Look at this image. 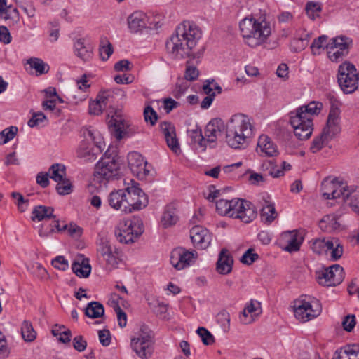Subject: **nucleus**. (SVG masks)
I'll use <instances>...</instances> for the list:
<instances>
[{"label": "nucleus", "mask_w": 359, "mask_h": 359, "mask_svg": "<svg viewBox=\"0 0 359 359\" xmlns=\"http://www.w3.org/2000/svg\"><path fill=\"white\" fill-rule=\"evenodd\" d=\"M201 37L199 28L191 22L184 21L177 27L175 34L167 41V51L175 58L189 57Z\"/></svg>", "instance_id": "f257e3e1"}, {"label": "nucleus", "mask_w": 359, "mask_h": 359, "mask_svg": "<svg viewBox=\"0 0 359 359\" xmlns=\"http://www.w3.org/2000/svg\"><path fill=\"white\" fill-rule=\"evenodd\" d=\"M262 313L260 302L251 299L240 316V321L244 325H248L255 321V318Z\"/></svg>", "instance_id": "f3484780"}, {"label": "nucleus", "mask_w": 359, "mask_h": 359, "mask_svg": "<svg viewBox=\"0 0 359 359\" xmlns=\"http://www.w3.org/2000/svg\"><path fill=\"white\" fill-rule=\"evenodd\" d=\"M322 131L333 139L341 131L340 121L327 120L326 126Z\"/></svg>", "instance_id": "a19ab883"}, {"label": "nucleus", "mask_w": 359, "mask_h": 359, "mask_svg": "<svg viewBox=\"0 0 359 359\" xmlns=\"http://www.w3.org/2000/svg\"><path fill=\"white\" fill-rule=\"evenodd\" d=\"M253 134L250 118L243 114H237L226 124V142L231 148L240 149L247 144Z\"/></svg>", "instance_id": "7ed1b4c3"}, {"label": "nucleus", "mask_w": 359, "mask_h": 359, "mask_svg": "<svg viewBox=\"0 0 359 359\" xmlns=\"http://www.w3.org/2000/svg\"><path fill=\"white\" fill-rule=\"evenodd\" d=\"M323 196L327 199H337L342 198L347 200L355 191L353 187H348L346 183L338 178L326 177L321 182Z\"/></svg>", "instance_id": "39448f33"}, {"label": "nucleus", "mask_w": 359, "mask_h": 359, "mask_svg": "<svg viewBox=\"0 0 359 359\" xmlns=\"http://www.w3.org/2000/svg\"><path fill=\"white\" fill-rule=\"evenodd\" d=\"M239 27L245 43L252 48L262 45L271 34V24L265 16L245 18Z\"/></svg>", "instance_id": "f03ea898"}, {"label": "nucleus", "mask_w": 359, "mask_h": 359, "mask_svg": "<svg viewBox=\"0 0 359 359\" xmlns=\"http://www.w3.org/2000/svg\"><path fill=\"white\" fill-rule=\"evenodd\" d=\"M18 11L11 6L6 5V0H0V17L4 20H13V21L18 19Z\"/></svg>", "instance_id": "72a5a7b5"}, {"label": "nucleus", "mask_w": 359, "mask_h": 359, "mask_svg": "<svg viewBox=\"0 0 359 359\" xmlns=\"http://www.w3.org/2000/svg\"><path fill=\"white\" fill-rule=\"evenodd\" d=\"M341 358L359 359V345L349 344L341 349Z\"/></svg>", "instance_id": "ea45409f"}, {"label": "nucleus", "mask_w": 359, "mask_h": 359, "mask_svg": "<svg viewBox=\"0 0 359 359\" xmlns=\"http://www.w3.org/2000/svg\"><path fill=\"white\" fill-rule=\"evenodd\" d=\"M18 131V127L11 126L0 133V144H4L12 140Z\"/></svg>", "instance_id": "a18cd8bd"}, {"label": "nucleus", "mask_w": 359, "mask_h": 359, "mask_svg": "<svg viewBox=\"0 0 359 359\" xmlns=\"http://www.w3.org/2000/svg\"><path fill=\"white\" fill-rule=\"evenodd\" d=\"M30 67L34 69L39 74H43L48 72L49 66L41 59L31 58L28 60Z\"/></svg>", "instance_id": "49530a36"}, {"label": "nucleus", "mask_w": 359, "mask_h": 359, "mask_svg": "<svg viewBox=\"0 0 359 359\" xmlns=\"http://www.w3.org/2000/svg\"><path fill=\"white\" fill-rule=\"evenodd\" d=\"M316 278L320 285L327 287L333 286L329 278L326 269L316 273Z\"/></svg>", "instance_id": "e2e57ef3"}, {"label": "nucleus", "mask_w": 359, "mask_h": 359, "mask_svg": "<svg viewBox=\"0 0 359 359\" xmlns=\"http://www.w3.org/2000/svg\"><path fill=\"white\" fill-rule=\"evenodd\" d=\"M73 346L76 351L81 352L86 348L87 342L82 336L78 335L73 339Z\"/></svg>", "instance_id": "774afa93"}, {"label": "nucleus", "mask_w": 359, "mask_h": 359, "mask_svg": "<svg viewBox=\"0 0 359 359\" xmlns=\"http://www.w3.org/2000/svg\"><path fill=\"white\" fill-rule=\"evenodd\" d=\"M144 117L145 121L149 122L151 126H154L158 119L156 112L151 106H147L144 108Z\"/></svg>", "instance_id": "680f3d73"}, {"label": "nucleus", "mask_w": 359, "mask_h": 359, "mask_svg": "<svg viewBox=\"0 0 359 359\" xmlns=\"http://www.w3.org/2000/svg\"><path fill=\"white\" fill-rule=\"evenodd\" d=\"M98 102L104 109L114 103L113 92L107 90H101L98 93L97 97Z\"/></svg>", "instance_id": "de8ad7c7"}, {"label": "nucleus", "mask_w": 359, "mask_h": 359, "mask_svg": "<svg viewBox=\"0 0 359 359\" xmlns=\"http://www.w3.org/2000/svg\"><path fill=\"white\" fill-rule=\"evenodd\" d=\"M128 209L126 213H132L146 208L149 203L147 195L139 187V184L133 180L125 188Z\"/></svg>", "instance_id": "6e6552de"}, {"label": "nucleus", "mask_w": 359, "mask_h": 359, "mask_svg": "<svg viewBox=\"0 0 359 359\" xmlns=\"http://www.w3.org/2000/svg\"><path fill=\"white\" fill-rule=\"evenodd\" d=\"M190 238L194 246L199 249H206L212 241L209 231L202 226H194L190 230Z\"/></svg>", "instance_id": "2eb2a0df"}, {"label": "nucleus", "mask_w": 359, "mask_h": 359, "mask_svg": "<svg viewBox=\"0 0 359 359\" xmlns=\"http://www.w3.org/2000/svg\"><path fill=\"white\" fill-rule=\"evenodd\" d=\"M261 208V218L266 224L271 223L276 217V212L274 204L271 201L268 194H263L259 200Z\"/></svg>", "instance_id": "6ab92c4d"}, {"label": "nucleus", "mask_w": 359, "mask_h": 359, "mask_svg": "<svg viewBox=\"0 0 359 359\" xmlns=\"http://www.w3.org/2000/svg\"><path fill=\"white\" fill-rule=\"evenodd\" d=\"M325 253L328 251H331V258L334 261H337L340 259L343 255L344 249L343 246L337 238H325Z\"/></svg>", "instance_id": "bb28decb"}, {"label": "nucleus", "mask_w": 359, "mask_h": 359, "mask_svg": "<svg viewBox=\"0 0 359 359\" xmlns=\"http://www.w3.org/2000/svg\"><path fill=\"white\" fill-rule=\"evenodd\" d=\"M231 204L229 217L239 219L245 223H250L256 218L257 210L251 202L236 198L231 200Z\"/></svg>", "instance_id": "9b49d317"}, {"label": "nucleus", "mask_w": 359, "mask_h": 359, "mask_svg": "<svg viewBox=\"0 0 359 359\" xmlns=\"http://www.w3.org/2000/svg\"><path fill=\"white\" fill-rule=\"evenodd\" d=\"M113 47L106 36H102L100 41V55L102 60H107L113 53Z\"/></svg>", "instance_id": "4c0bfd02"}, {"label": "nucleus", "mask_w": 359, "mask_h": 359, "mask_svg": "<svg viewBox=\"0 0 359 359\" xmlns=\"http://www.w3.org/2000/svg\"><path fill=\"white\" fill-rule=\"evenodd\" d=\"M301 107L305 112H307L308 114H310L311 117L313 118V115H317L323 109V104L320 102L312 101L307 105H303Z\"/></svg>", "instance_id": "3c124183"}, {"label": "nucleus", "mask_w": 359, "mask_h": 359, "mask_svg": "<svg viewBox=\"0 0 359 359\" xmlns=\"http://www.w3.org/2000/svg\"><path fill=\"white\" fill-rule=\"evenodd\" d=\"M97 252L104 259L109 268L117 267L121 260V252L117 248L112 246L106 238H100L97 241Z\"/></svg>", "instance_id": "ddd939ff"}, {"label": "nucleus", "mask_w": 359, "mask_h": 359, "mask_svg": "<svg viewBox=\"0 0 359 359\" xmlns=\"http://www.w3.org/2000/svg\"><path fill=\"white\" fill-rule=\"evenodd\" d=\"M53 212L54 209L52 207L37 205L32 210L31 219L32 221L40 222L49 218H55Z\"/></svg>", "instance_id": "cd10ccee"}, {"label": "nucleus", "mask_w": 359, "mask_h": 359, "mask_svg": "<svg viewBox=\"0 0 359 359\" xmlns=\"http://www.w3.org/2000/svg\"><path fill=\"white\" fill-rule=\"evenodd\" d=\"M189 135L194 142H197L201 147H203L205 140L202 135L201 128H196V129L190 130L188 131Z\"/></svg>", "instance_id": "bf43d9fd"}, {"label": "nucleus", "mask_w": 359, "mask_h": 359, "mask_svg": "<svg viewBox=\"0 0 359 359\" xmlns=\"http://www.w3.org/2000/svg\"><path fill=\"white\" fill-rule=\"evenodd\" d=\"M257 151L260 152L261 156L267 157L276 156L279 154L276 144L265 135L259 136Z\"/></svg>", "instance_id": "aec40b11"}, {"label": "nucleus", "mask_w": 359, "mask_h": 359, "mask_svg": "<svg viewBox=\"0 0 359 359\" xmlns=\"http://www.w3.org/2000/svg\"><path fill=\"white\" fill-rule=\"evenodd\" d=\"M56 190L60 195L70 194L72 191V185L69 180L65 177L62 180L57 182Z\"/></svg>", "instance_id": "864d4df0"}, {"label": "nucleus", "mask_w": 359, "mask_h": 359, "mask_svg": "<svg viewBox=\"0 0 359 359\" xmlns=\"http://www.w3.org/2000/svg\"><path fill=\"white\" fill-rule=\"evenodd\" d=\"M258 258L259 255L254 252V250L249 248L242 256L241 262L245 264L250 265L258 259Z\"/></svg>", "instance_id": "13d9d810"}, {"label": "nucleus", "mask_w": 359, "mask_h": 359, "mask_svg": "<svg viewBox=\"0 0 359 359\" xmlns=\"http://www.w3.org/2000/svg\"><path fill=\"white\" fill-rule=\"evenodd\" d=\"M327 50V55L330 60L333 62H337L338 60L342 58L345 55L348 53L345 51L340 50L336 48H326Z\"/></svg>", "instance_id": "0e129e2a"}, {"label": "nucleus", "mask_w": 359, "mask_h": 359, "mask_svg": "<svg viewBox=\"0 0 359 359\" xmlns=\"http://www.w3.org/2000/svg\"><path fill=\"white\" fill-rule=\"evenodd\" d=\"M72 271L80 278H87L91 271V266L88 258L83 256L78 260L73 262L72 265Z\"/></svg>", "instance_id": "a878e982"}, {"label": "nucleus", "mask_w": 359, "mask_h": 359, "mask_svg": "<svg viewBox=\"0 0 359 359\" xmlns=\"http://www.w3.org/2000/svg\"><path fill=\"white\" fill-rule=\"evenodd\" d=\"M283 239L287 243L284 248L287 252H297L299 250L303 237L297 231H286L282 234Z\"/></svg>", "instance_id": "b1692460"}, {"label": "nucleus", "mask_w": 359, "mask_h": 359, "mask_svg": "<svg viewBox=\"0 0 359 359\" xmlns=\"http://www.w3.org/2000/svg\"><path fill=\"white\" fill-rule=\"evenodd\" d=\"M85 135L89 138L93 142L95 148L92 147V144L88 142V139L81 142L77 149V156L80 158H83L86 161H93L96 159L97 153H100L102 150V142L101 138H98L95 136V134L92 130H87Z\"/></svg>", "instance_id": "f8f14e48"}, {"label": "nucleus", "mask_w": 359, "mask_h": 359, "mask_svg": "<svg viewBox=\"0 0 359 359\" xmlns=\"http://www.w3.org/2000/svg\"><path fill=\"white\" fill-rule=\"evenodd\" d=\"M58 227V220L55 219L49 224H43L39 230V235L42 238H48L57 231Z\"/></svg>", "instance_id": "37998d69"}, {"label": "nucleus", "mask_w": 359, "mask_h": 359, "mask_svg": "<svg viewBox=\"0 0 359 359\" xmlns=\"http://www.w3.org/2000/svg\"><path fill=\"white\" fill-rule=\"evenodd\" d=\"M128 165L132 172H137V168L144 162V157L137 151H133L128 155Z\"/></svg>", "instance_id": "58836bf2"}, {"label": "nucleus", "mask_w": 359, "mask_h": 359, "mask_svg": "<svg viewBox=\"0 0 359 359\" xmlns=\"http://www.w3.org/2000/svg\"><path fill=\"white\" fill-rule=\"evenodd\" d=\"M328 277L333 286L340 284L344 278V269L339 264H334L326 268Z\"/></svg>", "instance_id": "2f4dec72"}, {"label": "nucleus", "mask_w": 359, "mask_h": 359, "mask_svg": "<svg viewBox=\"0 0 359 359\" xmlns=\"http://www.w3.org/2000/svg\"><path fill=\"white\" fill-rule=\"evenodd\" d=\"M104 313L103 305L98 302H91L88 304L85 309V314L91 318H97Z\"/></svg>", "instance_id": "f704fd0d"}, {"label": "nucleus", "mask_w": 359, "mask_h": 359, "mask_svg": "<svg viewBox=\"0 0 359 359\" xmlns=\"http://www.w3.org/2000/svg\"><path fill=\"white\" fill-rule=\"evenodd\" d=\"M233 259L226 249H222L218 257L216 264V271L222 275H226L231 272Z\"/></svg>", "instance_id": "412c9836"}, {"label": "nucleus", "mask_w": 359, "mask_h": 359, "mask_svg": "<svg viewBox=\"0 0 359 359\" xmlns=\"http://www.w3.org/2000/svg\"><path fill=\"white\" fill-rule=\"evenodd\" d=\"M50 177L57 182L66 177V168L63 164L55 163L49 168Z\"/></svg>", "instance_id": "c9c22d12"}, {"label": "nucleus", "mask_w": 359, "mask_h": 359, "mask_svg": "<svg viewBox=\"0 0 359 359\" xmlns=\"http://www.w3.org/2000/svg\"><path fill=\"white\" fill-rule=\"evenodd\" d=\"M120 167L114 158L104 157L95 165L93 181L102 183L103 180L109 181L119 175Z\"/></svg>", "instance_id": "1a4fd4ad"}, {"label": "nucleus", "mask_w": 359, "mask_h": 359, "mask_svg": "<svg viewBox=\"0 0 359 359\" xmlns=\"http://www.w3.org/2000/svg\"><path fill=\"white\" fill-rule=\"evenodd\" d=\"M327 39V36L325 35H322L319 36L318 38L316 39L312 43L311 46V48L312 50V53L314 55H318L320 53V49H326V41Z\"/></svg>", "instance_id": "603ef678"}, {"label": "nucleus", "mask_w": 359, "mask_h": 359, "mask_svg": "<svg viewBox=\"0 0 359 359\" xmlns=\"http://www.w3.org/2000/svg\"><path fill=\"white\" fill-rule=\"evenodd\" d=\"M291 125L294 128L295 136L300 140H305L310 137L313 130V123L307 124L306 122L300 121L299 124Z\"/></svg>", "instance_id": "c756f323"}, {"label": "nucleus", "mask_w": 359, "mask_h": 359, "mask_svg": "<svg viewBox=\"0 0 359 359\" xmlns=\"http://www.w3.org/2000/svg\"><path fill=\"white\" fill-rule=\"evenodd\" d=\"M143 223L137 217L121 221L115 231L117 240L121 243H130L143 233Z\"/></svg>", "instance_id": "423d86ee"}, {"label": "nucleus", "mask_w": 359, "mask_h": 359, "mask_svg": "<svg viewBox=\"0 0 359 359\" xmlns=\"http://www.w3.org/2000/svg\"><path fill=\"white\" fill-rule=\"evenodd\" d=\"M231 200L227 199H219L216 201V210L217 212L223 216L229 217V215L231 211Z\"/></svg>", "instance_id": "09e8293b"}, {"label": "nucleus", "mask_w": 359, "mask_h": 359, "mask_svg": "<svg viewBox=\"0 0 359 359\" xmlns=\"http://www.w3.org/2000/svg\"><path fill=\"white\" fill-rule=\"evenodd\" d=\"M147 15L141 11H135L128 18V28L132 33L141 32L147 26Z\"/></svg>", "instance_id": "4be33fe9"}, {"label": "nucleus", "mask_w": 359, "mask_h": 359, "mask_svg": "<svg viewBox=\"0 0 359 359\" xmlns=\"http://www.w3.org/2000/svg\"><path fill=\"white\" fill-rule=\"evenodd\" d=\"M92 47L86 43L84 39H77L74 44V54L83 61H88L92 57Z\"/></svg>", "instance_id": "393cba45"}, {"label": "nucleus", "mask_w": 359, "mask_h": 359, "mask_svg": "<svg viewBox=\"0 0 359 359\" xmlns=\"http://www.w3.org/2000/svg\"><path fill=\"white\" fill-rule=\"evenodd\" d=\"M196 332L205 345H210L214 343V337L207 329L201 327L198 328Z\"/></svg>", "instance_id": "6e6d98bb"}, {"label": "nucleus", "mask_w": 359, "mask_h": 359, "mask_svg": "<svg viewBox=\"0 0 359 359\" xmlns=\"http://www.w3.org/2000/svg\"><path fill=\"white\" fill-rule=\"evenodd\" d=\"M107 200L111 208L126 213V210L128 209L129 206H128L125 188L111 191L109 194Z\"/></svg>", "instance_id": "a211bd4d"}, {"label": "nucleus", "mask_w": 359, "mask_h": 359, "mask_svg": "<svg viewBox=\"0 0 359 359\" xmlns=\"http://www.w3.org/2000/svg\"><path fill=\"white\" fill-rule=\"evenodd\" d=\"M52 266L60 271H66L69 268V263L67 259L64 256H57L51 262Z\"/></svg>", "instance_id": "052dcab7"}, {"label": "nucleus", "mask_w": 359, "mask_h": 359, "mask_svg": "<svg viewBox=\"0 0 359 359\" xmlns=\"http://www.w3.org/2000/svg\"><path fill=\"white\" fill-rule=\"evenodd\" d=\"M154 336L151 330L146 325H142L136 336L130 341V346L141 359H149L154 352Z\"/></svg>", "instance_id": "20e7f679"}, {"label": "nucleus", "mask_w": 359, "mask_h": 359, "mask_svg": "<svg viewBox=\"0 0 359 359\" xmlns=\"http://www.w3.org/2000/svg\"><path fill=\"white\" fill-rule=\"evenodd\" d=\"M104 110V108L101 105L96 98L95 100L90 102L89 104V113L93 115H100Z\"/></svg>", "instance_id": "338daca9"}, {"label": "nucleus", "mask_w": 359, "mask_h": 359, "mask_svg": "<svg viewBox=\"0 0 359 359\" xmlns=\"http://www.w3.org/2000/svg\"><path fill=\"white\" fill-rule=\"evenodd\" d=\"M325 238H316L311 241V248L313 252L318 255L325 253Z\"/></svg>", "instance_id": "5fc2aeb1"}, {"label": "nucleus", "mask_w": 359, "mask_h": 359, "mask_svg": "<svg viewBox=\"0 0 359 359\" xmlns=\"http://www.w3.org/2000/svg\"><path fill=\"white\" fill-rule=\"evenodd\" d=\"M321 11L322 5L320 3L309 1L306 5V14L313 20L320 16Z\"/></svg>", "instance_id": "c03bdc74"}, {"label": "nucleus", "mask_w": 359, "mask_h": 359, "mask_svg": "<svg viewBox=\"0 0 359 359\" xmlns=\"http://www.w3.org/2000/svg\"><path fill=\"white\" fill-rule=\"evenodd\" d=\"M337 79L345 93H351L358 88V76L355 66L350 62H346L339 66Z\"/></svg>", "instance_id": "9d476101"}, {"label": "nucleus", "mask_w": 359, "mask_h": 359, "mask_svg": "<svg viewBox=\"0 0 359 359\" xmlns=\"http://www.w3.org/2000/svg\"><path fill=\"white\" fill-rule=\"evenodd\" d=\"M160 129L165 137L168 147L176 154L180 151V144L176 136L174 125L170 122H162L160 123Z\"/></svg>", "instance_id": "dca6fc26"}, {"label": "nucleus", "mask_w": 359, "mask_h": 359, "mask_svg": "<svg viewBox=\"0 0 359 359\" xmlns=\"http://www.w3.org/2000/svg\"><path fill=\"white\" fill-rule=\"evenodd\" d=\"M352 41L345 36H337L332 38L325 46L326 48H336L348 53V49Z\"/></svg>", "instance_id": "473e14b6"}, {"label": "nucleus", "mask_w": 359, "mask_h": 359, "mask_svg": "<svg viewBox=\"0 0 359 359\" xmlns=\"http://www.w3.org/2000/svg\"><path fill=\"white\" fill-rule=\"evenodd\" d=\"M11 197L16 200L15 204L20 212H25L29 203L28 200H25L23 196L19 192H12Z\"/></svg>", "instance_id": "4d7b16f0"}, {"label": "nucleus", "mask_w": 359, "mask_h": 359, "mask_svg": "<svg viewBox=\"0 0 359 359\" xmlns=\"http://www.w3.org/2000/svg\"><path fill=\"white\" fill-rule=\"evenodd\" d=\"M21 334L22 338L26 341H32L35 339L36 333L34 331L32 323L28 320H25L21 327Z\"/></svg>", "instance_id": "79ce46f5"}, {"label": "nucleus", "mask_w": 359, "mask_h": 359, "mask_svg": "<svg viewBox=\"0 0 359 359\" xmlns=\"http://www.w3.org/2000/svg\"><path fill=\"white\" fill-rule=\"evenodd\" d=\"M224 127L221 119L215 118L210 121L205 130L206 140L209 142H215L216 139L222 135Z\"/></svg>", "instance_id": "5701e85b"}, {"label": "nucleus", "mask_w": 359, "mask_h": 359, "mask_svg": "<svg viewBox=\"0 0 359 359\" xmlns=\"http://www.w3.org/2000/svg\"><path fill=\"white\" fill-rule=\"evenodd\" d=\"M300 121L306 122L307 124L313 123V118L310 114L305 112L302 107L290 113V124H299Z\"/></svg>", "instance_id": "7c9ffc66"}, {"label": "nucleus", "mask_w": 359, "mask_h": 359, "mask_svg": "<svg viewBox=\"0 0 359 359\" xmlns=\"http://www.w3.org/2000/svg\"><path fill=\"white\" fill-rule=\"evenodd\" d=\"M198 254L195 250H187L183 248H177L172 250L170 255V263L177 269H183L194 263Z\"/></svg>", "instance_id": "4468645a"}, {"label": "nucleus", "mask_w": 359, "mask_h": 359, "mask_svg": "<svg viewBox=\"0 0 359 359\" xmlns=\"http://www.w3.org/2000/svg\"><path fill=\"white\" fill-rule=\"evenodd\" d=\"M109 126L114 130V135L117 140H121L123 138V123L121 119H117L112 116L109 121Z\"/></svg>", "instance_id": "8fccbe9b"}, {"label": "nucleus", "mask_w": 359, "mask_h": 359, "mask_svg": "<svg viewBox=\"0 0 359 359\" xmlns=\"http://www.w3.org/2000/svg\"><path fill=\"white\" fill-rule=\"evenodd\" d=\"M294 312L297 319L304 323L318 316L321 312V306L316 299L302 296L294 301Z\"/></svg>", "instance_id": "0eeeda50"}, {"label": "nucleus", "mask_w": 359, "mask_h": 359, "mask_svg": "<svg viewBox=\"0 0 359 359\" xmlns=\"http://www.w3.org/2000/svg\"><path fill=\"white\" fill-rule=\"evenodd\" d=\"M355 317L354 315L346 316L342 321V326L347 332H351L355 325Z\"/></svg>", "instance_id": "69168bd1"}, {"label": "nucleus", "mask_w": 359, "mask_h": 359, "mask_svg": "<svg viewBox=\"0 0 359 359\" xmlns=\"http://www.w3.org/2000/svg\"><path fill=\"white\" fill-rule=\"evenodd\" d=\"M330 137H328L325 133L323 131L320 135L313 139L311 142L310 150L312 153L315 154L319 151L324 146L327 144L330 141H331Z\"/></svg>", "instance_id": "e433bc0d"}, {"label": "nucleus", "mask_w": 359, "mask_h": 359, "mask_svg": "<svg viewBox=\"0 0 359 359\" xmlns=\"http://www.w3.org/2000/svg\"><path fill=\"white\" fill-rule=\"evenodd\" d=\"M178 221V217L176 214V210L174 205L166 206L161 217V222L164 228H168L175 225Z\"/></svg>", "instance_id": "c85d7f7f"}]
</instances>
